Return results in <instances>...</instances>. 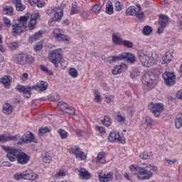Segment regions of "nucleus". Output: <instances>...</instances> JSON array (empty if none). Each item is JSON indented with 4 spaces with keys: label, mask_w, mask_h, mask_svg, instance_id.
Here are the masks:
<instances>
[{
    "label": "nucleus",
    "mask_w": 182,
    "mask_h": 182,
    "mask_svg": "<svg viewBox=\"0 0 182 182\" xmlns=\"http://www.w3.org/2000/svg\"><path fill=\"white\" fill-rule=\"evenodd\" d=\"M142 166L132 164L129 166L130 171L136 174L138 180H149L153 177V171H157L154 165L144 163Z\"/></svg>",
    "instance_id": "nucleus-1"
},
{
    "label": "nucleus",
    "mask_w": 182,
    "mask_h": 182,
    "mask_svg": "<svg viewBox=\"0 0 182 182\" xmlns=\"http://www.w3.org/2000/svg\"><path fill=\"white\" fill-rule=\"evenodd\" d=\"M16 89L20 93L24 95V97L29 99L32 93V90H38V92H43L48 89V82L45 81H41L40 83L33 85V86H25L21 85H18Z\"/></svg>",
    "instance_id": "nucleus-2"
},
{
    "label": "nucleus",
    "mask_w": 182,
    "mask_h": 182,
    "mask_svg": "<svg viewBox=\"0 0 182 182\" xmlns=\"http://www.w3.org/2000/svg\"><path fill=\"white\" fill-rule=\"evenodd\" d=\"M138 58L143 66L150 68L157 62L159 56L156 53H149L148 51L141 50L138 51Z\"/></svg>",
    "instance_id": "nucleus-3"
},
{
    "label": "nucleus",
    "mask_w": 182,
    "mask_h": 182,
    "mask_svg": "<svg viewBox=\"0 0 182 182\" xmlns=\"http://www.w3.org/2000/svg\"><path fill=\"white\" fill-rule=\"evenodd\" d=\"M48 59L55 68H58L59 63H60L63 69H66L68 66V62L63 60L61 48L51 50Z\"/></svg>",
    "instance_id": "nucleus-4"
},
{
    "label": "nucleus",
    "mask_w": 182,
    "mask_h": 182,
    "mask_svg": "<svg viewBox=\"0 0 182 182\" xmlns=\"http://www.w3.org/2000/svg\"><path fill=\"white\" fill-rule=\"evenodd\" d=\"M12 60L17 65L25 66V65H33L35 63V57L26 53L15 54L12 57Z\"/></svg>",
    "instance_id": "nucleus-5"
},
{
    "label": "nucleus",
    "mask_w": 182,
    "mask_h": 182,
    "mask_svg": "<svg viewBox=\"0 0 182 182\" xmlns=\"http://www.w3.org/2000/svg\"><path fill=\"white\" fill-rule=\"evenodd\" d=\"M28 19L29 16H21L18 18V23L13 24L12 26L13 33H22L24 31H26V23Z\"/></svg>",
    "instance_id": "nucleus-6"
},
{
    "label": "nucleus",
    "mask_w": 182,
    "mask_h": 182,
    "mask_svg": "<svg viewBox=\"0 0 182 182\" xmlns=\"http://www.w3.org/2000/svg\"><path fill=\"white\" fill-rule=\"evenodd\" d=\"M2 150L6 153V157L9 160V161H16L18 159V156L19 154V150L14 148L13 146H9L6 145L1 146Z\"/></svg>",
    "instance_id": "nucleus-7"
},
{
    "label": "nucleus",
    "mask_w": 182,
    "mask_h": 182,
    "mask_svg": "<svg viewBox=\"0 0 182 182\" xmlns=\"http://www.w3.org/2000/svg\"><path fill=\"white\" fill-rule=\"evenodd\" d=\"M126 14L128 16H134L138 18V19H143L144 16V13L141 11V6H140V5H137L136 7L134 6H129L127 9Z\"/></svg>",
    "instance_id": "nucleus-8"
},
{
    "label": "nucleus",
    "mask_w": 182,
    "mask_h": 182,
    "mask_svg": "<svg viewBox=\"0 0 182 182\" xmlns=\"http://www.w3.org/2000/svg\"><path fill=\"white\" fill-rule=\"evenodd\" d=\"M54 14V19L57 21V22H60L62 21V18H63V9L62 7H49L46 10V14L47 15H52Z\"/></svg>",
    "instance_id": "nucleus-9"
},
{
    "label": "nucleus",
    "mask_w": 182,
    "mask_h": 182,
    "mask_svg": "<svg viewBox=\"0 0 182 182\" xmlns=\"http://www.w3.org/2000/svg\"><path fill=\"white\" fill-rule=\"evenodd\" d=\"M142 83L144 86H146L149 89H154L157 85V80L153 75L146 74L142 77Z\"/></svg>",
    "instance_id": "nucleus-10"
},
{
    "label": "nucleus",
    "mask_w": 182,
    "mask_h": 182,
    "mask_svg": "<svg viewBox=\"0 0 182 182\" xmlns=\"http://www.w3.org/2000/svg\"><path fill=\"white\" fill-rule=\"evenodd\" d=\"M148 109L151 112L155 117H160L161 112L164 110V105L162 103H153L151 102L148 105Z\"/></svg>",
    "instance_id": "nucleus-11"
},
{
    "label": "nucleus",
    "mask_w": 182,
    "mask_h": 182,
    "mask_svg": "<svg viewBox=\"0 0 182 182\" xmlns=\"http://www.w3.org/2000/svg\"><path fill=\"white\" fill-rule=\"evenodd\" d=\"M164 82L166 86H174L176 85V74L173 72L165 71L162 74Z\"/></svg>",
    "instance_id": "nucleus-12"
},
{
    "label": "nucleus",
    "mask_w": 182,
    "mask_h": 182,
    "mask_svg": "<svg viewBox=\"0 0 182 182\" xmlns=\"http://www.w3.org/2000/svg\"><path fill=\"white\" fill-rule=\"evenodd\" d=\"M108 140L110 143H114V141H118V143H121L122 144H124V143H126L124 136L120 133L116 132H110L108 136Z\"/></svg>",
    "instance_id": "nucleus-13"
},
{
    "label": "nucleus",
    "mask_w": 182,
    "mask_h": 182,
    "mask_svg": "<svg viewBox=\"0 0 182 182\" xmlns=\"http://www.w3.org/2000/svg\"><path fill=\"white\" fill-rule=\"evenodd\" d=\"M39 18H41V14L39 13L31 14L28 23V25L26 24V29H28V31H33V29L36 28L37 21Z\"/></svg>",
    "instance_id": "nucleus-14"
},
{
    "label": "nucleus",
    "mask_w": 182,
    "mask_h": 182,
    "mask_svg": "<svg viewBox=\"0 0 182 182\" xmlns=\"http://www.w3.org/2000/svg\"><path fill=\"white\" fill-rule=\"evenodd\" d=\"M53 38L57 39V41L69 43V38L63 34V31L61 29L55 28L53 32Z\"/></svg>",
    "instance_id": "nucleus-15"
},
{
    "label": "nucleus",
    "mask_w": 182,
    "mask_h": 182,
    "mask_svg": "<svg viewBox=\"0 0 182 182\" xmlns=\"http://www.w3.org/2000/svg\"><path fill=\"white\" fill-rule=\"evenodd\" d=\"M58 106L60 110L62 112H65V113H68V114L75 116V110L73 107L69 106V105L65 103L64 102H59L58 103Z\"/></svg>",
    "instance_id": "nucleus-16"
},
{
    "label": "nucleus",
    "mask_w": 182,
    "mask_h": 182,
    "mask_svg": "<svg viewBox=\"0 0 182 182\" xmlns=\"http://www.w3.org/2000/svg\"><path fill=\"white\" fill-rule=\"evenodd\" d=\"M35 135L32 134L31 132H27L26 134H24L21 138L19 139V141L17 144H23V143L29 144L32 143V141L35 142Z\"/></svg>",
    "instance_id": "nucleus-17"
},
{
    "label": "nucleus",
    "mask_w": 182,
    "mask_h": 182,
    "mask_svg": "<svg viewBox=\"0 0 182 182\" xmlns=\"http://www.w3.org/2000/svg\"><path fill=\"white\" fill-rule=\"evenodd\" d=\"M69 153L74 154L77 159L80 160H86L87 156L85 154V152L79 146H75L69 149Z\"/></svg>",
    "instance_id": "nucleus-18"
},
{
    "label": "nucleus",
    "mask_w": 182,
    "mask_h": 182,
    "mask_svg": "<svg viewBox=\"0 0 182 182\" xmlns=\"http://www.w3.org/2000/svg\"><path fill=\"white\" fill-rule=\"evenodd\" d=\"M18 139H21V135H0V143H6L8 141H18Z\"/></svg>",
    "instance_id": "nucleus-19"
},
{
    "label": "nucleus",
    "mask_w": 182,
    "mask_h": 182,
    "mask_svg": "<svg viewBox=\"0 0 182 182\" xmlns=\"http://www.w3.org/2000/svg\"><path fill=\"white\" fill-rule=\"evenodd\" d=\"M29 160H31V157L28 154H26V153L22 152L21 151H18V155L16 160L18 164H28Z\"/></svg>",
    "instance_id": "nucleus-20"
},
{
    "label": "nucleus",
    "mask_w": 182,
    "mask_h": 182,
    "mask_svg": "<svg viewBox=\"0 0 182 182\" xmlns=\"http://www.w3.org/2000/svg\"><path fill=\"white\" fill-rule=\"evenodd\" d=\"M98 178L100 182H109L113 180V172H109L107 173H98Z\"/></svg>",
    "instance_id": "nucleus-21"
},
{
    "label": "nucleus",
    "mask_w": 182,
    "mask_h": 182,
    "mask_svg": "<svg viewBox=\"0 0 182 182\" xmlns=\"http://www.w3.org/2000/svg\"><path fill=\"white\" fill-rule=\"evenodd\" d=\"M170 18L168 16H166L165 14L159 15L158 23H159L160 26H162V28H167V26H168Z\"/></svg>",
    "instance_id": "nucleus-22"
},
{
    "label": "nucleus",
    "mask_w": 182,
    "mask_h": 182,
    "mask_svg": "<svg viewBox=\"0 0 182 182\" xmlns=\"http://www.w3.org/2000/svg\"><path fill=\"white\" fill-rule=\"evenodd\" d=\"M24 180H36V177H38V175L36 173H34L33 171L31 169H27L25 171H23Z\"/></svg>",
    "instance_id": "nucleus-23"
},
{
    "label": "nucleus",
    "mask_w": 182,
    "mask_h": 182,
    "mask_svg": "<svg viewBox=\"0 0 182 182\" xmlns=\"http://www.w3.org/2000/svg\"><path fill=\"white\" fill-rule=\"evenodd\" d=\"M0 82L4 85L6 89H9V86H11V83H12V77L9 75H4L1 78Z\"/></svg>",
    "instance_id": "nucleus-24"
},
{
    "label": "nucleus",
    "mask_w": 182,
    "mask_h": 182,
    "mask_svg": "<svg viewBox=\"0 0 182 182\" xmlns=\"http://www.w3.org/2000/svg\"><path fill=\"white\" fill-rule=\"evenodd\" d=\"M124 59H127L130 63H134V62H136V56L130 53H122V60Z\"/></svg>",
    "instance_id": "nucleus-25"
},
{
    "label": "nucleus",
    "mask_w": 182,
    "mask_h": 182,
    "mask_svg": "<svg viewBox=\"0 0 182 182\" xmlns=\"http://www.w3.org/2000/svg\"><path fill=\"white\" fill-rule=\"evenodd\" d=\"M42 35H43L42 31H39L35 33L31 36H30L28 38V41L31 42V43H33V42H35V41H39V39L42 38Z\"/></svg>",
    "instance_id": "nucleus-26"
},
{
    "label": "nucleus",
    "mask_w": 182,
    "mask_h": 182,
    "mask_svg": "<svg viewBox=\"0 0 182 182\" xmlns=\"http://www.w3.org/2000/svg\"><path fill=\"white\" fill-rule=\"evenodd\" d=\"M80 176L85 180H89L92 177V173H89L87 170L82 168L79 170Z\"/></svg>",
    "instance_id": "nucleus-27"
},
{
    "label": "nucleus",
    "mask_w": 182,
    "mask_h": 182,
    "mask_svg": "<svg viewBox=\"0 0 182 182\" xmlns=\"http://www.w3.org/2000/svg\"><path fill=\"white\" fill-rule=\"evenodd\" d=\"M96 162L105 164L106 163V154L103 151L100 152L96 158Z\"/></svg>",
    "instance_id": "nucleus-28"
},
{
    "label": "nucleus",
    "mask_w": 182,
    "mask_h": 182,
    "mask_svg": "<svg viewBox=\"0 0 182 182\" xmlns=\"http://www.w3.org/2000/svg\"><path fill=\"white\" fill-rule=\"evenodd\" d=\"M52 131V127H41L38 129V136H45L46 133H50Z\"/></svg>",
    "instance_id": "nucleus-29"
},
{
    "label": "nucleus",
    "mask_w": 182,
    "mask_h": 182,
    "mask_svg": "<svg viewBox=\"0 0 182 182\" xmlns=\"http://www.w3.org/2000/svg\"><path fill=\"white\" fill-rule=\"evenodd\" d=\"M3 113H4V114H11L12 113V106L11 105V104L9 103H6L3 105Z\"/></svg>",
    "instance_id": "nucleus-30"
},
{
    "label": "nucleus",
    "mask_w": 182,
    "mask_h": 182,
    "mask_svg": "<svg viewBox=\"0 0 182 182\" xmlns=\"http://www.w3.org/2000/svg\"><path fill=\"white\" fill-rule=\"evenodd\" d=\"M109 63H114V62H117L119 60H123V53L114 56V55H111L109 57Z\"/></svg>",
    "instance_id": "nucleus-31"
},
{
    "label": "nucleus",
    "mask_w": 182,
    "mask_h": 182,
    "mask_svg": "<svg viewBox=\"0 0 182 182\" xmlns=\"http://www.w3.org/2000/svg\"><path fill=\"white\" fill-rule=\"evenodd\" d=\"M102 124L103 126H106V127H109V126H112V119L109 116L105 115L104 119L101 121Z\"/></svg>",
    "instance_id": "nucleus-32"
},
{
    "label": "nucleus",
    "mask_w": 182,
    "mask_h": 182,
    "mask_svg": "<svg viewBox=\"0 0 182 182\" xmlns=\"http://www.w3.org/2000/svg\"><path fill=\"white\" fill-rule=\"evenodd\" d=\"M112 42L114 45H122L123 41L122 40V37L119 36L117 34H112Z\"/></svg>",
    "instance_id": "nucleus-33"
},
{
    "label": "nucleus",
    "mask_w": 182,
    "mask_h": 182,
    "mask_svg": "<svg viewBox=\"0 0 182 182\" xmlns=\"http://www.w3.org/2000/svg\"><path fill=\"white\" fill-rule=\"evenodd\" d=\"M153 155H154L153 151H145L143 153L139 154V158H141L142 160H147V159L153 156Z\"/></svg>",
    "instance_id": "nucleus-34"
},
{
    "label": "nucleus",
    "mask_w": 182,
    "mask_h": 182,
    "mask_svg": "<svg viewBox=\"0 0 182 182\" xmlns=\"http://www.w3.org/2000/svg\"><path fill=\"white\" fill-rule=\"evenodd\" d=\"M58 134H59L60 139L62 140H66L69 136V133L66 132L65 129H60L58 130Z\"/></svg>",
    "instance_id": "nucleus-35"
},
{
    "label": "nucleus",
    "mask_w": 182,
    "mask_h": 182,
    "mask_svg": "<svg viewBox=\"0 0 182 182\" xmlns=\"http://www.w3.org/2000/svg\"><path fill=\"white\" fill-rule=\"evenodd\" d=\"M93 93L95 95V102H96V103H102V97L100 96V92L97 90H94Z\"/></svg>",
    "instance_id": "nucleus-36"
},
{
    "label": "nucleus",
    "mask_w": 182,
    "mask_h": 182,
    "mask_svg": "<svg viewBox=\"0 0 182 182\" xmlns=\"http://www.w3.org/2000/svg\"><path fill=\"white\" fill-rule=\"evenodd\" d=\"M79 6H77V2H73L72 4V8L70 11V15H75L76 14H79Z\"/></svg>",
    "instance_id": "nucleus-37"
},
{
    "label": "nucleus",
    "mask_w": 182,
    "mask_h": 182,
    "mask_svg": "<svg viewBox=\"0 0 182 182\" xmlns=\"http://www.w3.org/2000/svg\"><path fill=\"white\" fill-rule=\"evenodd\" d=\"M175 126L176 129L182 127V114L176 117V119H175Z\"/></svg>",
    "instance_id": "nucleus-38"
},
{
    "label": "nucleus",
    "mask_w": 182,
    "mask_h": 182,
    "mask_svg": "<svg viewBox=\"0 0 182 182\" xmlns=\"http://www.w3.org/2000/svg\"><path fill=\"white\" fill-rule=\"evenodd\" d=\"M106 12L109 15L113 14V3L112 1H108L106 5Z\"/></svg>",
    "instance_id": "nucleus-39"
},
{
    "label": "nucleus",
    "mask_w": 182,
    "mask_h": 182,
    "mask_svg": "<svg viewBox=\"0 0 182 182\" xmlns=\"http://www.w3.org/2000/svg\"><path fill=\"white\" fill-rule=\"evenodd\" d=\"M171 53H166L164 56L162 57V62L163 63H168L171 62Z\"/></svg>",
    "instance_id": "nucleus-40"
},
{
    "label": "nucleus",
    "mask_w": 182,
    "mask_h": 182,
    "mask_svg": "<svg viewBox=\"0 0 182 182\" xmlns=\"http://www.w3.org/2000/svg\"><path fill=\"white\" fill-rule=\"evenodd\" d=\"M142 32L144 35H145L146 36H149V35H150L151 32H153V28H151V27H150L149 26H146L145 27H144Z\"/></svg>",
    "instance_id": "nucleus-41"
},
{
    "label": "nucleus",
    "mask_w": 182,
    "mask_h": 182,
    "mask_svg": "<svg viewBox=\"0 0 182 182\" xmlns=\"http://www.w3.org/2000/svg\"><path fill=\"white\" fill-rule=\"evenodd\" d=\"M91 11L95 14H100V11H102V6H100L99 4H95L92 6Z\"/></svg>",
    "instance_id": "nucleus-42"
},
{
    "label": "nucleus",
    "mask_w": 182,
    "mask_h": 182,
    "mask_svg": "<svg viewBox=\"0 0 182 182\" xmlns=\"http://www.w3.org/2000/svg\"><path fill=\"white\" fill-rule=\"evenodd\" d=\"M4 11L6 12V15H12L14 13V7H12V6H6L4 8Z\"/></svg>",
    "instance_id": "nucleus-43"
},
{
    "label": "nucleus",
    "mask_w": 182,
    "mask_h": 182,
    "mask_svg": "<svg viewBox=\"0 0 182 182\" xmlns=\"http://www.w3.org/2000/svg\"><path fill=\"white\" fill-rule=\"evenodd\" d=\"M80 16L82 19H89V16H90V14H89V11L86 10H82L80 12Z\"/></svg>",
    "instance_id": "nucleus-44"
},
{
    "label": "nucleus",
    "mask_w": 182,
    "mask_h": 182,
    "mask_svg": "<svg viewBox=\"0 0 182 182\" xmlns=\"http://www.w3.org/2000/svg\"><path fill=\"white\" fill-rule=\"evenodd\" d=\"M15 6H16V11H25V9L26 8V6L22 4V1L18 3H16L15 4Z\"/></svg>",
    "instance_id": "nucleus-45"
},
{
    "label": "nucleus",
    "mask_w": 182,
    "mask_h": 182,
    "mask_svg": "<svg viewBox=\"0 0 182 182\" xmlns=\"http://www.w3.org/2000/svg\"><path fill=\"white\" fill-rule=\"evenodd\" d=\"M43 48V43L38 42L33 46V50L35 52H39V50Z\"/></svg>",
    "instance_id": "nucleus-46"
},
{
    "label": "nucleus",
    "mask_w": 182,
    "mask_h": 182,
    "mask_svg": "<svg viewBox=\"0 0 182 182\" xmlns=\"http://www.w3.org/2000/svg\"><path fill=\"white\" fill-rule=\"evenodd\" d=\"M117 120L119 122V123H124V122H126V117L118 112L117 114Z\"/></svg>",
    "instance_id": "nucleus-47"
},
{
    "label": "nucleus",
    "mask_w": 182,
    "mask_h": 182,
    "mask_svg": "<svg viewBox=\"0 0 182 182\" xmlns=\"http://www.w3.org/2000/svg\"><path fill=\"white\" fill-rule=\"evenodd\" d=\"M40 68L42 72H45L46 73H47V75H49L50 76H52V75H53V72H52V70H48L45 65H40Z\"/></svg>",
    "instance_id": "nucleus-48"
},
{
    "label": "nucleus",
    "mask_w": 182,
    "mask_h": 182,
    "mask_svg": "<svg viewBox=\"0 0 182 182\" xmlns=\"http://www.w3.org/2000/svg\"><path fill=\"white\" fill-rule=\"evenodd\" d=\"M112 75H119L122 73V68L119 65H116L112 70Z\"/></svg>",
    "instance_id": "nucleus-49"
},
{
    "label": "nucleus",
    "mask_w": 182,
    "mask_h": 182,
    "mask_svg": "<svg viewBox=\"0 0 182 182\" xmlns=\"http://www.w3.org/2000/svg\"><path fill=\"white\" fill-rule=\"evenodd\" d=\"M44 163H52V156L48 153H46L45 156L43 158Z\"/></svg>",
    "instance_id": "nucleus-50"
},
{
    "label": "nucleus",
    "mask_w": 182,
    "mask_h": 182,
    "mask_svg": "<svg viewBox=\"0 0 182 182\" xmlns=\"http://www.w3.org/2000/svg\"><path fill=\"white\" fill-rule=\"evenodd\" d=\"M9 48L12 50H16V49L19 48V45L18 42H12L9 44Z\"/></svg>",
    "instance_id": "nucleus-51"
},
{
    "label": "nucleus",
    "mask_w": 182,
    "mask_h": 182,
    "mask_svg": "<svg viewBox=\"0 0 182 182\" xmlns=\"http://www.w3.org/2000/svg\"><path fill=\"white\" fill-rule=\"evenodd\" d=\"M164 162L166 164H168V166H171L172 164H176V163H177V159H164Z\"/></svg>",
    "instance_id": "nucleus-52"
},
{
    "label": "nucleus",
    "mask_w": 182,
    "mask_h": 182,
    "mask_svg": "<svg viewBox=\"0 0 182 182\" xmlns=\"http://www.w3.org/2000/svg\"><path fill=\"white\" fill-rule=\"evenodd\" d=\"M69 75L71 76V77H77V70L75 68H70L69 70Z\"/></svg>",
    "instance_id": "nucleus-53"
},
{
    "label": "nucleus",
    "mask_w": 182,
    "mask_h": 182,
    "mask_svg": "<svg viewBox=\"0 0 182 182\" xmlns=\"http://www.w3.org/2000/svg\"><path fill=\"white\" fill-rule=\"evenodd\" d=\"M122 45L129 49L133 48V43H132V41H129L127 40L122 41Z\"/></svg>",
    "instance_id": "nucleus-54"
},
{
    "label": "nucleus",
    "mask_w": 182,
    "mask_h": 182,
    "mask_svg": "<svg viewBox=\"0 0 182 182\" xmlns=\"http://www.w3.org/2000/svg\"><path fill=\"white\" fill-rule=\"evenodd\" d=\"M14 180H21V178L24 180L23 172L15 173L14 175Z\"/></svg>",
    "instance_id": "nucleus-55"
},
{
    "label": "nucleus",
    "mask_w": 182,
    "mask_h": 182,
    "mask_svg": "<svg viewBox=\"0 0 182 182\" xmlns=\"http://www.w3.org/2000/svg\"><path fill=\"white\" fill-rule=\"evenodd\" d=\"M105 102H106V103H112V102H114V95H107V96H105Z\"/></svg>",
    "instance_id": "nucleus-56"
},
{
    "label": "nucleus",
    "mask_w": 182,
    "mask_h": 182,
    "mask_svg": "<svg viewBox=\"0 0 182 182\" xmlns=\"http://www.w3.org/2000/svg\"><path fill=\"white\" fill-rule=\"evenodd\" d=\"M122 8H123V6L122 5V3H120V1L115 2V11L119 12L122 11Z\"/></svg>",
    "instance_id": "nucleus-57"
},
{
    "label": "nucleus",
    "mask_w": 182,
    "mask_h": 182,
    "mask_svg": "<svg viewBox=\"0 0 182 182\" xmlns=\"http://www.w3.org/2000/svg\"><path fill=\"white\" fill-rule=\"evenodd\" d=\"M3 21H4V25H6L7 28H11V20H9V18L4 17L3 18Z\"/></svg>",
    "instance_id": "nucleus-58"
},
{
    "label": "nucleus",
    "mask_w": 182,
    "mask_h": 182,
    "mask_svg": "<svg viewBox=\"0 0 182 182\" xmlns=\"http://www.w3.org/2000/svg\"><path fill=\"white\" fill-rule=\"evenodd\" d=\"M145 123L148 127L151 126L153 123V119H151V117H147L145 119Z\"/></svg>",
    "instance_id": "nucleus-59"
},
{
    "label": "nucleus",
    "mask_w": 182,
    "mask_h": 182,
    "mask_svg": "<svg viewBox=\"0 0 182 182\" xmlns=\"http://www.w3.org/2000/svg\"><path fill=\"white\" fill-rule=\"evenodd\" d=\"M177 28L178 31H182V16L178 18V21L177 23Z\"/></svg>",
    "instance_id": "nucleus-60"
},
{
    "label": "nucleus",
    "mask_w": 182,
    "mask_h": 182,
    "mask_svg": "<svg viewBox=\"0 0 182 182\" xmlns=\"http://www.w3.org/2000/svg\"><path fill=\"white\" fill-rule=\"evenodd\" d=\"M29 77V75H28V73H23L22 76L20 77V79L23 81V82H26V80H28Z\"/></svg>",
    "instance_id": "nucleus-61"
},
{
    "label": "nucleus",
    "mask_w": 182,
    "mask_h": 182,
    "mask_svg": "<svg viewBox=\"0 0 182 182\" xmlns=\"http://www.w3.org/2000/svg\"><path fill=\"white\" fill-rule=\"evenodd\" d=\"M36 5L38 8H43L45 6V1L43 0H37Z\"/></svg>",
    "instance_id": "nucleus-62"
},
{
    "label": "nucleus",
    "mask_w": 182,
    "mask_h": 182,
    "mask_svg": "<svg viewBox=\"0 0 182 182\" xmlns=\"http://www.w3.org/2000/svg\"><path fill=\"white\" fill-rule=\"evenodd\" d=\"M56 22H58V21H56V18H50L48 21V25L49 26H53V25L56 23Z\"/></svg>",
    "instance_id": "nucleus-63"
},
{
    "label": "nucleus",
    "mask_w": 182,
    "mask_h": 182,
    "mask_svg": "<svg viewBox=\"0 0 182 182\" xmlns=\"http://www.w3.org/2000/svg\"><path fill=\"white\" fill-rule=\"evenodd\" d=\"M176 97H178V99H181V100H182V90L177 92Z\"/></svg>",
    "instance_id": "nucleus-64"
}]
</instances>
